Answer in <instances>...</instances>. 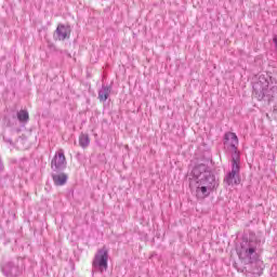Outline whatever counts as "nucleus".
Here are the masks:
<instances>
[{
    "mask_svg": "<svg viewBox=\"0 0 277 277\" xmlns=\"http://www.w3.org/2000/svg\"><path fill=\"white\" fill-rule=\"evenodd\" d=\"M193 176L196 181L195 196L197 200H205L211 196L212 192H217L220 179L215 177V173L209 166L205 163L196 166L193 169Z\"/></svg>",
    "mask_w": 277,
    "mask_h": 277,
    "instance_id": "nucleus-1",
    "label": "nucleus"
},
{
    "mask_svg": "<svg viewBox=\"0 0 277 277\" xmlns=\"http://www.w3.org/2000/svg\"><path fill=\"white\" fill-rule=\"evenodd\" d=\"M259 246H261V240L256 237L254 232L249 233V238H243L240 242V247L237 249L238 259L245 265H252L259 261Z\"/></svg>",
    "mask_w": 277,
    "mask_h": 277,
    "instance_id": "nucleus-2",
    "label": "nucleus"
},
{
    "mask_svg": "<svg viewBox=\"0 0 277 277\" xmlns=\"http://www.w3.org/2000/svg\"><path fill=\"white\" fill-rule=\"evenodd\" d=\"M23 269H25V260L23 258L11 260L2 266V273L6 277L22 276Z\"/></svg>",
    "mask_w": 277,
    "mask_h": 277,
    "instance_id": "nucleus-3",
    "label": "nucleus"
},
{
    "mask_svg": "<svg viewBox=\"0 0 277 277\" xmlns=\"http://www.w3.org/2000/svg\"><path fill=\"white\" fill-rule=\"evenodd\" d=\"M107 261H109V251H107V248L100 249L92 262V274L95 272H98L100 274H104L107 272Z\"/></svg>",
    "mask_w": 277,
    "mask_h": 277,
    "instance_id": "nucleus-4",
    "label": "nucleus"
},
{
    "mask_svg": "<svg viewBox=\"0 0 277 277\" xmlns=\"http://www.w3.org/2000/svg\"><path fill=\"white\" fill-rule=\"evenodd\" d=\"M232 170L224 177V183L226 185H239L241 183V179H239V174L241 172V158H232Z\"/></svg>",
    "mask_w": 277,
    "mask_h": 277,
    "instance_id": "nucleus-5",
    "label": "nucleus"
},
{
    "mask_svg": "<svg viewBox=\"0 0 277 277\" xmlns=\"http://www.w3.org/2000/svg\"><path fill=\"white\" fill-rule=\"evenodd\" d=\"M223 144L227 147L232 154V159H241V153L239 151V137L234 132H226L223 136Z\"/></svg>",
    "mask_w": 277,
    "mask_h": 277,
    "instance_id": "nucleus-6",
    "label": "nucleus"
},
{
    "mask_svg": "<svg viewBox=\"0 0 277 277\" xmlns=\"http://www.w3.org/2000/svg\"><path fill=\"white\" fill-rule=\"evenodd\" d=\"M66 166H68V162L66 161L64 150L57 151L51 160V169L53 172H64Z\"/></svg>",
    "mask_w": 277,
    "mask_h": 277,
    "instance_id": "nucleus-7",
    "label": "nucleus"
},
{
    "mask_svg": "<svg viewBox=\"0 0 277 277\" xmlns=\"http://www.w3.org/2000/svg\"><path fill=\"white\" fill-rule=\"evenodd\" d=\"M55 40L64 41L70 38V26L58 24L54 32Z\"/></svg>",
    "mask_w": 277,
    "mask_h": 277,
    "instance_id": "nucleus-8",
    "label": "nucleus"
},
{
    "mask_svg": "<svg viewBox=\"0 0 277 277\" xmlns=\"http://www.w3.org/2000/svg\"><path fill=\"white\" fill-rule=\"evenodd\" d=\"M52 181L56 187H62L68 183V174L60 171V173H52Z\"/></svg>",
    "mask_w": 277,
    "mask_h": 277,
    "instance_id": "nucleus-9",
    "label": "nucleus"
},
{
    "mask_svg": "<svg viewBox=\"0 0 277 277\" xmlns=\"http://www.w3.org/2000/svg\"><path fill=\"white\" fill-rule=\"evenodd\" d=\"M111 94V85L102 84V88L98 90L97 98L101 103L107 102L109 95Z\"/></svg>",
    "mask_w": 277,
    "mask_h": 277,
    "instance_id": "nucleus-10",
    "label": "nucleus"
},
{
    "mask_svg": "<svg viewBox=\"0 0 277 277\" xmlns=\"http://www.w3.org/2000/svg\"><path fill=\"white\" fill-rule=\"evenodd\" d=\"M17 120L22 124H27V122H29V111H27L26 109H21L19 111H17Z\"/></svg>",
    "mask_w": 277,
    "mask_h": 277,
    "instance_id": "nucleus-11",
    "label": "nucleus"
},
{
    "mask_svg": "<svg viewBox=\"0 0 277 277\" xmlns=\"http://www.w3.org/2000/svg\"><path fill=\"white\" fill-rule=\"evenodd\" d=\"M79 146L81 148H88V146H90V135L81 133L79 135Z\"/></svg>",
    "mask_w": 277,
    "mask_h": 277,
    "instance_id": "nucleus-12",
    "label": "nucleus"
},
{
    "mask_svg": "<svg viewBox=\"0 0 277 277\" xmlns=\"http://www.w3.org/2000/svg\"><path fill=\"white\" fill-rule=\"evenodd\" d=\"M4 170H5V166H3V160L0 159V176L1 174H3Z\"/></svg>",
    "mask_w": 277,
    "mask_h": 277,
    "instance_id": "nucleus-13",
    "label": "nucleus"
},
{
    "mask_svg": "<svg viewBox=\"0 0 277 277\" xmlns=\"http://www.w3.org/2000/svg\"><path fill=\"white\" fill-rule=\"evenodd\" d=\"M273 42H274V44H275V47H276V49H277V36H275V37L273 38Z\"/></svg>",
    "mask_w": 277,
    "mask_h": 277,
    "instance_id": "nucleus-14",
    "label": "nucleus"
}]
</instances>
